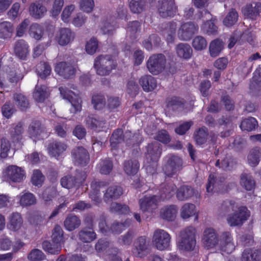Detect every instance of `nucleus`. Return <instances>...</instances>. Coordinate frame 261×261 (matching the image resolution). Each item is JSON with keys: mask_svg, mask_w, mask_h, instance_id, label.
Returning <instances> with one entry per match:
<instances>
[{"mask_svg": "<svg viewBox=\"0 0 261 261\" xmlns=\"http://www.w3.org/2000/svg\"><path fill=\"white\" fill-rule=\"evenodd\" d=\"M261 158V148L254 147L251 149L248 156L249 164L252 167L258 165Z\"/></svg>", "mask_w": 261, "mask_h": 261, "instance_id": "nucleus-42", "label": "nucleus"}, {"mask_svg": "<svg viewBox=\"0 0 261 261\" xmlns=\"http://www.w3.org/2000/svg\"><path fill=\"white\" fill-rule=\"evenodd\" d=\"M162 145L157 142L148 144L145 147L146 159L153 162L158 161L162 152Z\"/></svg>", "mask_w": 261, "mask_h": 261, "instance_id": "nucleus-17", "label": "nucleus"}, {"mask_svg": "<svg viewBox=\"0 0 261 261\" xmlns=\"http://www.w3.org/2000/svg\"><path fill=\"white\" fill-rule=\"evenodd\" d=\"M198 27L192 22L183 23L178 31V37L179 39L188 41L191 39L194 34L197 32Z\"/></svg>", "mask_w": 261, "mask_h": 261, "instance_id": "nucleus-12", "label": "nucleus"}, {"mask_svg": "<svg viewBox=\"0 0 261 261\" xmlns=\"http://www.w3.org/2000/svg\"><path fill=\"white\" fill-rule=\"evenodd\" d=\"M113 167V163L109 159L101 161L98 165L99 172L105 175L109 174L111 172Z\"/></svg>", "mask_w": 261, "mask_h": 261, "instance_id": "nucleus-60", "label": "nucleus"}, {"mask_svg": "<svg viewBox=\"0 0 261 261\" xmlns=\"http://www.w3.org/2000/svg\"><path fill=\"white\" fill-rule=\"evenodd\" d=\"M19 203L22 206H29L36 203L35 196L30 192H22L19 195Z\"/></svg>", "mask_w": 261, "mask_h": 261, "instance_id": "nucleus-45", "label": "nucleus"}, {"mask_svg": "<svg viewBox=\"0 0 261 261\" xmlns=\"http://www.w3.org/2000/svg\"><path fill=\"white\" fill-rule=\"evenodd\" d=\"M14 51L19 59L24 60L29 55V45L24 40L20 39L15 42Z\"/></svg>", "mask_w": 261, "mask_h": 261, "instance_id": "nucleus-24", "label": "nucleus"}, {"mask_svg": "<svg viewBox=\"0 0 261 261\" xmlns=\"http://www.w3.org/2000/svg\"><path fill=\"white\" fill-rule=\"evenodd\" d=\"M223 185L219 181H217L215 175L210 174L206 185L207 192L212 193L214 189L215 191H220Z\"/></svg>", "mask_w": 261, "mask_h": 261, "instance_id": "nucleus-48", "label": "nucleus"}, {"mask_svg": "<svg viewBox=\"0 0 261 261\" xmlns=\"http://www.w3.org/2000/svg\"><path fill=\"white\" fill-rule=\"evenodd\" d=\"M22 222L20 215L18 213H13L10 217L9 228L13 231L17 230L21 227Z\"/></svg>", "mask_w": 261, "mask_h": 261, "instance_id": "nucleus-54", "label": "nucleus"}, {"mask_svg": "<svg viewBox=\"0 0 261 261\" xmlns=\"http://www.w3.org/2000/svg\"><path fill=\"white\" fill-rule=\"evenodd\" d=\"M238 17L239 15L237 11L234 9L232 8L224 19L223 24L227 27H231L238 21Z\"/></svg>", "mask_w": 261, "mask_h": 261, "instance_id": "nucleus-53", "label": "nucleus"}, {"mask_svg": "<svg viewBox=\"0 0 261 261\" xmlns=\"http://www.w3.org/2000/svg\"><path fill=\"white\" fill-rule=\"evenodd\" d=\"M242 12L246 17L255 20L261 12V3L252 2L242 8Z\"/></svg>", "mask_w": 261, "mask_h": 261, "instance_id": "nucleus-19", "label": "nucleus"}, {"mask_svg": "<svg viewBox=\"0 0 261 261\" xmlns=\"http://www.w3.org/2000/svg\"><path fill=\"white\" fill-rule=\"evenodd\" d=\"M42 248L48 253L51 254H58L62 248L59 244L51 243L48 241H44L42 244Z\"/></svg>", "mask_w": 261, "mask_h": 261, "instance_id": "nucleus-52", "label": "nucleus"}, {"mask_svg": "<svg viewBox=\"0 0 261 261\" xmlns=\"http://www.w3.org/2000/svg\"><path fill=\"white\" fill-rule=\"evenodd\" d=\"M177 211L178 207L175 205L165 206L161 210V217L167 221H173L176 216Z\"/></svg>", "mask_w": 261, "mask_h": 261, "instance_id": "nucleus-33", "label": "nucleus"}, {"mask_svg": "<svg viewBox=\"0 0 261 261\" xmlns=\"http://www.w3.org/2000/svg\"><path fill=\"white\" fill-rule=\"evenodd\" d=\"M220 248L222 251L227 254L231 253L235 249V244L232 237L229 231H223L221 233L220 239Z\"/></svg>", "mask_w": 261, "mask_h": 261, "instance_id": "nucleus-15", "label": "nucleus"}, {"mask_svg": "<svg viewBox=\"0 0 261 261\" xmlns=\"http://www.w3.org/2000/svg\"><path fill=\"white\" fill-rule=\"evenodd\" d=\"M176 10L177 7L174 0H162L159 2L158 12L163 18L173 17Z\"/></svg>", "mask_w": 261, "mask_h": 261, "instance_id": "nucleus-10", "label": "nucleus"}, {"mask_svg": "<svg viewBox=\"0 0 261 261\" xmlns=\"http://www.w3.org/2000/svg\"><path fill=\"white\" fill-rule=\"evenodd\" d=\"M50 3V0H38L31 4L29 7L30 15L36 19L42 17L47 11L46 6Z\"/></svg>", "mask_w": 261, "mask_h": 261, "instance_id": "nucleus-13", "label": "nucleus"}, {"mask_svg": "<svg viewBox=\"0 0 261 261\" xmlns=\"http://www.w3.org/2000/svg\"><path fill=\"white\" fill-rule=\"evenodd\" d=\"M171 237L165 230L157 229L153 233L152 242L159 250H164L170 246Z\"/></svg>", "mask_w": 261, "mask_h": 261, "instance_id": "nucleus-6", "label": "nucleus"}, {"mask_svg": "<svg viewBox=\"0 0 261 261\" xmlns=\"http://www.w3.org/2000/svg\"><path fill=\"white\" fill-rule=\"evenodd\" d=\"M240 184L247 191H251L254 189L255 181L250 174L243 173L240 175Z\"/></svg>", "mask_w": 261, "mask_h": 261, "instance_id": "nucleus-38", "label": "nucleus"}, {"mask_svg": "<svg viewBox=\"0 0 261 261\" xmlns=\"http://www.w3.org/2000/svg\"><path fill=\"white\" fill-rule=\"evenodd\" d=\"M60 182L63 187L68 189L77 187L75 178L71 175L64 176L61 179Z\"/></svg>", "mask_w": 261, "mask_h": 261, "instance_id": "nucleus-62", "label": "nucleus"}, {"mask_svg": "<svg viewBox=\"0 0 261 261\" xmlns=\"http://www.w3.org/2000/svg\"><path fill=\"white\" fill-rule=\"evenodd\" d=\"M193 47L197 50H201L206 48L207 42L205 39L201 36L194 38L192 42Z\"/></svg>", "mask_w": 261, "mask_h": 261, "instance_id": "nucleus-64", "label": "nucleus"}, {"mask_svg": "<svg viewBox=\"0 0 261 261\" xmlns=\"http://www.w3.org/2000/svg\"><path fill=\"white\" fill-rule=\"evenodd\" d=\"M24 123L19 122L11 127L10 134L13 142H18L22 139V135L24 132Z\"/></svg>", "mask_w": 261, "mask_h": 261, "instance_id": "nucleus-36", "label": "nucleus"}, {"mask_svg": "<svg viewBox=\"0 0 261 261\" xmlns=\"http://www.w3.org/2000/svg\"><path fill=\"white\" fill-rule=\"evenodd\" d=\"M81 224V221L79 217L72 214H68L64 221V226L69 231L77 229Z\"/></svg>", "mask_w": 261, "mask_h": 261, "instance_id": "nucleus-29", "label": "nucleus"}, {"mask_svg": "<svg viewBox=\"0 0 261 261\" xmlns=\"http://www.w3.org/2000/svg\"><path fill=\"white\" fill-rule=\"evenodd\" d=\"M166 63V58L163 54H153L149 58L146 65L150 73L156 75L164 70Z\"/></svg>", "mask_w": 261, "mask_h": 261, "instance_id": "nucleus-4", "label": "nucleus"}, {"mask_svg": "<svg viewBox=\"0 0 261 261\" xmlns=\"http://www.w3.org/2000/svg\"><path fill=\"white\" fill-rule=\"evenodd\" d=\"M30 35L37 40H40L43 35V30L42 27L37 24H32L29 29Z\"/></svg>", "mask_w": 261, "mask_h": 261, "instance_id": "nucleus-58", "label": "nucleus"}, {"mask_svg": "<svg viewBox=\"0 0 261 261\" xmlns=\"http://www.w3.org/2000/svg\"><path fill=\"white\" fill-rule=\"evenodd\" d=\"M224 48L223 41L217 39L212 41L209 46V51L211 57H216L219 55Z\"/></svg>", "mask_w": 261, "mask_h": 261, "instance_id": "nucleus-43", "label": "nucleus"}, {"mask_svg": "<svg viewBox=\"0 0 261 261\" xmlns=\"http://www.w3.org/2000/svg\"><path fill=\"white\" fill-rule=\"evenodd\" d=\"M139 169V162L136 160H128L124 163V170L128 175L136 174Z\"/></svg>", "mask_w": 261, "mask_h": 261, "instance_id": "nucleus-49", "label": "nucleus"}, {"mask_svg": "<svg viewBox=\"0 0 261 261\" xmlns=\"http://www.w3.org/2000/svg\"><path fill=\"white\" fill-rule=\"evenodd\" d=\"M161 39L155 34L150 35L148 38L145 40L143 43L144 47L148 50H151L153 46H157L160 43Z\"/></svg>", "mask_w": 261, "mask_h": 261, "instance_id": "nucleus-59", "label": "nucleus"}, {"mask_svg": "<svg viewBox=\"0 0 261 261\" xmlns=\"http://www.w3.org/2000/svg\"><path fill=\"white\" fill-rule=\"evenodd\" d=\"M130 222L129 220H126L124 222H119L114 221L110 227V232L120 234L123 230H125L130 225Z\"/></svg>", "mask_w": 261, "mask_h": 261, "instance_id": "nucleus-51", "label": "nucleus"}, {"mask_svg": "<svg viewBox=\"0 0 261 261\" xmlns=\"http://www.w3.org/2000/svg\"><path fill=\"white\" fill-rule=\"evenodd\" d=\"M177 56L185 59H190L193 54V49L188 43H180L176 46Z\"/></svg>", "mask_w": 261, "mask_h": 261, "instance_id": "nucleus-34", "label": "nucleus"}, {"mask_svg": "<svg viewBox=\"0 0 261 261\" xmlns=\"http://www.w3.org/2000/svg\"><path fill=\"white\" fill-rule=\"evenodd\" d=\"M242 261H261V249L246 248L242 252Z\"/></svg>", "mask_w": 261, "mask_h": 261, "instance_id": "nucleus-27", "label": "nucleus"}, {"mask_svg": "<svg viewBox=\"0 0 261 261\" xmlns=\"http://www.w3.org/2000/svg\"><path fill=\"white\" fill-rule=\"evenodd\" d=\"M147 4V0H131L129 6L134 13H140L144 11Z\"/></svg>", "mask_w": 261, "mask_h": 261, "instance_id": "nucleus-47", "label": "nucleus"}, {"mask_svg": "<svg viewBox=\"0 0 261 261\" xmlns=\"http://www.w3.org/2000/svg\"><path fill=\"white\" fill-rule=\"evenodd\" d=\"M123 193L122 187L118 185L109 187L105 191L103 199L106 202L118 199Z\"/></svg>", "mask_w": 261, "mask_h": 261, "instance_id": "nucleus-22", "label": "nucleus"}, {"mask_svg": "<svg viewBox=\"0 0 261 261\" xmlns=\"http://www.w3.org/2000/svg\"><path fill=\"white\" fill-rule=\"evenodd\" d=\"M208 136V128L203 126L195 132L194 138L197 144L201 145L206 142Z\"/></svg>", "mask_w": 261, "mask_h": 261, "instance_id": "nucleus-37", "label": "nucleus"}, {"mask_svg": "<svg viewBox=\"0 0 261 261\" xmlns=\"http://www.w3.org/2000/svg\"><path fill=\"white\" fill-rule=\"evenodd\" d=\"M159 201V196L146 194L139 199L140 210L143 212H151L157 207Z\"/></svg>", "mask_w": 261, "mask_h": 261, "instance_id": "nucleus-11", "label": "nucleus"}, {"mask_svg": "<svg viewBox=\"0 0 261 261\" xmlns=\"http://www.w3.org/2000/svg\"><path fill=\"white\" fill-rule=\"evenodd\" d=\"M45 257L44 253L38 249H34L28 255V258L30 261H41Z\"/></svg>", "mask_w": 261, "mask_h": 261, "instance_id": "nucleus-63", "label": "nucleus"}, {"mask_svg": "<svg viewBox=\"0 0 261 261\" xmlns=\"http://www.w3.org/2000/svg\"><path fill=\"white\" fill-rule=\"evenodd\" d=\"M85 123L88 127L96 130L105 127L106 121L102 119H96L92 116H88L85 119Z\"/></svg>", "mask_w": 261, "mask_h": 261, "instance_id": "nucleus-41", "label": "nucleus"}, {"mask_svg": "<svg viewBox=\"0 0 261 261\" xmlns=\"http://www.w3.org/2000/svg\"><path fill=\"white\" fill-rule=\"evenodd\" d=\"M14 100L15 105L21 111H25L29 107V102L27 97L22 94H15Z\"/></svg>", "mask_w": 261, "mask_h": 261, "instance_id": "nucleus-56", "label": "nucleus"}, {"mask_svg": "<svg viewBox=\"0 0 261 261\" xmlns=\"http://www.w3.org/2000/svg\"><path fill=\"white\" fill-rule=\"evenodd\" d=\"M176 189V186L172 183H163L161 184L160 190L161 198L169 199L174 195Z\"/></svg>", "mask_w": 261, "mask_h": 261, "instance_id": "nucleus-30", "label": "nucleus"}, {"mask_svg": "<svg viewBox=\"0 0 261 261\" xmlns=\"http://www.w3.org/2000/svg\"><path fill=\"white\" fill-rule=\"evenodd\" d=\"M13 31V25L8 21L0 22V38L6 39L11 37Z\"/></svg>", "mask_w": 261, "mask_h": 261, "instance_id": "nucleus-44", "label": "nucleus"}, {"mask_svg": "<svg viewBox=\"0 0 261 261\" xmlns=\"http://www.w3.org/2000/svg\"><path fill=\"white\" fill-rule=\"evenodd\" d=\"M77 237L83 243H90L96 239V234L92 227H84L78 232Z\"/></svg>", "mask_w": 261, "mask_h": 261, "instance_id": "nucleus-26", "label": "nucleus"}, {"mask_svg": "<svg viewBox=\"0 0 261 261\" xmlns=\"http://www.w3.org/2000/svg\"><path fill=\"white\" fill-rule=\"evenodd\" d=\"M258 126L257 120L254 117H249L242 120L240 127L241 129L247 131L255 130Z\"/></svg>", "mask_w": 261, "mask_h": 261, "instance_id": "nucleus-50", "label": "nucleus"}, {"mask_svg": "<svg viewBox=\"0 0 261 261\" xmlns=\"http://www.w3.org/2000/svg\"><path fill=\"white\" fill-rule=\"evenodd\" d=\"M49 95L48 89L45 86H36L33 93V98L38 102H43Z\"/></svg>", "mask_w": 261, "mask_h": 261, "instance_id": "nucleus-35", "label": "nucleus"}, {"mask_svg": "<svg viewBox=\"0 0 261 261\" xmlns=\"http://www.w3.org/2000/svg\"><path fill=\"white\" fill-rule=\"evenodd\" d=\"M198 192L191 186L184 185L176 191V197L178 200L186 201L194 196H197Z\"/></svg>", "mask_w": 261, "mask_h": 261, "instance_id": "nucleus-23", "label": "nucleus"}, {"mask_svg": "<svg viewBox=\"0 0 261 261\" xmlns=\"http://www.w3.org/2000/svg\"><path fill=\"white\" fill-rule=\"evenodd\" d=\"M112 212L119 214H126L129 211V208L126 204H123L117 202H113L110 206Z\"/></svg>", "mask_w": 261, "mask_h": 261, "instance_id": "nucleus-61", "label": "nucleus"}, {"mask_svg": "<svg viewBox=\"0 0 261 261\" xmlns=\"http://www.w3.org/2000/svg\"><path fill=\"white\" fill-rule=\"evenodd\" d=\"M6 175L8 179L15 182H20L25 178L24 171L16 165H10L6 170Z\"/></svg>", "mask_w": 261, "mask_h": 261, "instance_id": "nucleus-21", "label": "nucleus"}, {"mask_svg": "<svg viewBox=\"0 0 261 261\" xmlns=\"http://www.w3.org/2000/svg\"><path fill=\"white\" fill-rule=\"evenodd\" d=\"M202 241L205 248H213L218 244L219 237L214 229L208 228L203 231Z\"/></svg>", "mask_w": 261, "mask_h": 261, "instance_id": "nucleus-14", "label": "nucleus"}, {"mask_svg": "<svg viewBox=\"0 0 261 261\" xmlns=\"http://www.w3.org/2000/svg\"><path fill=\"white\" fill-rule=\"evenodd\" d=\"M195 206L192 203H185L180 210V216L184 219H186L193 216L195 215Z\"/></svg>", "mask_w": 261, "mask_h": 261, "instance_id": "nucleus-55", "label": "nucleus"}, {"mask_svg": "<svg viewBox=\"0 0 261 261\" xmlns=\"http://www.w3.org/2000/svg\"><path fill=\"white\" fill-rule=\"evenodd\" d=\"M238 208L237 203L232 200H226L223 201L219 208V215L220 216H225L231 214Z\"/></svg>", "mask_w": 261, "mask_h": 261, "instance_id": "nucleus-32", "label": "nucleus"}, {"mask_svg": "<svg viewBox=\"0 0 261 261\" xmlns=\"http://www.w3.org/2000/svg\"><path fill=\"white\" fill-rule=\"evenodd\" d=\"M196 230L192 226L185 228L180 232V239L178 243V249L184 251L194 250L196 245Z\"/></svg>", "mask_w": 261, "mask_h": 261, "instance_id": "nucleus-1", "label": "nucleus"}, {"mask_svg": "<svg viewBox=\"0 0 261 261\" xmlns=\"http://www.w3.org/2000/svg\"><path fill=\"white\" fill-rule=\"evenodd\" d=\"M148 247V243L146 241V237L141 236L135 241L132 252L135 256L142 257L145 255Z\"/></svg>", "mask_w": 261, "mask_h": 261, "instance_id": "nucleus-20", "label": "nucleus"}, {"mask_svg": "<svg viewBox=\"0 0 261 261\" xmlns=\"http://www.w3.org/2000/svg\"><path fill=\"white\" fill-rule=\"evenodd\" d=\"M55 71L59 75L64 79H69L74 76L76 69L68 62H61L57 64Z\"/></svg>", "mask_w": 261, "mask_h": 261, "instance_id": "nucleus-18", "label": "nucleus"}, {"mask_svg": "<svg viewBox=\"0 0 261 261\" xmlns=\"http://www.w3.org/2000/svg\"><path fill=\"white\" fill-rule=\"evenodd\" d=\"M94 66L96 73L104 76L109 74L115 68L116 64L110 56L100 55L95 59Z\"/></svg>", "mask_w": 261, "mask_h": 261, "instance_id": "nucleus-3", "label": "nucleus"}, {"mask_svg": "<svg viewBox=\"0 0 261 261\" xmlns=\"http://www.w3.org/2000/svg\"><path fill=\"white\" fill-rule=\"evenodd\" d=\"M177 24L175 22H170L166 24L163 32L166 37L168 42H172L174 40L176 30Z\"/></svg>", "mask_w": 261, "mask_h": 261, "instance_id": "nucleus-46", "label": "nucleus"}, {"mask_svg": "<svg viewBox=\"0 0 261 261\" xmlns=\"http://www.w3.org/2000/svg\"><path fill=\"white\" fill-rule=\"evenodd\" d=\"M51 71L50 66L46 62H40L36 67L37 74L41 79H45L50 75Z\"/></svg>", "mask_w": 261, "mask_h": 261, "instance_id": "nucleus-39", "label": "nucleus"}, {"mask_svg": "<svg viewBox=\"0 0 261 261\" xmlns=\"http://www.w3.org/2000/svg\"><path fill=\"white\" fill-rule=\"evenodd\" d=\"M167 107L173 110L183 108L185 101L182 98L176 96L169 97L166 100Z\"/></svg>", "mask_w": 261, "mask_h": 261, "instance_id": "nucleus-40", "label": "nucleus"}, {"mask_svg": "<svg viewBox=\"0 0 261 261\" xmlns=\"http://www.w3.org/2000/svg\"><path fill=\"white\" fill-rule=\"evenodd\" d=\"M139 84L144 91H151L156 87V82L155 79L150 75L142 76L139 80Z\"/></svg>", "mask_w": 261, "mask_h": 261, "instance_id": "nucleus-31", "label": "nucleus"}, {"mask_svg": "<svg viewBox=\"0 0 261 261\" xmlns=\"http://www.w3.org/2000/svg\"><path fill=\"white\" fill-rule=\"evenodd\" d=\"M63 230L61 227L59 225H56L53 231L51 238L52 242L54 244H59L61 245L64 242L63 241Z\"/></svg>", "mask_w": 261, "mask_h": 261, "instance_id": "nucleus-57", "label": "nucleus"}, {"mask_svg": "<svg viewBox=\"0 0 261 261\" xmlns=\"http://www.w3.org/2000/svg\"><path fill=\"white\" fill-rule=\"evenodd\" d=\"M67 147L64 143L55 141L49 143L47 149L50 155L58 157L66 150Z\"/></svg>", "mask_w": 261, "mask_h": 261, "instance_id": "nucleus-25", "label": "nucleus"}, {"mask_svg": "<svg viewBox=\"0 0 261 261\" xmlns=\"http://www.w3.org/2000/svg\"><path fill=\"white\" fill-rule=\"evenodd\" d=\"M132 136V142L133 145H136L137 147H139V144L142 142V138L139 133L132 135L130 132L126 131L125 134H123L122 129L115 130L112 134L110 140L112 148H116L117 145L125 140L126 142H128V140L126 138L130 137Z\"/></svg>", "mask_w": 261, "mask_h": 261, "instance_id": "nucleus-2", "label": "nucleus"}, {"mask_svg": "<svg viewBox=\"0 0 261 261\" xmlns=\"http://www.w3.org/2000/svg\"><path fill=\"white\" fill-rule=\"evenodd\" d=\"M71 156L75 164L82 167L87 165L90 160L88 151L82 146L75 147L71 151Z\"/></svg>", "mask_w": 261, "mask_h": 261, "instance_id": "nucleus-9", "label": "nucleus"}, {"mask_svg": "<svg viewBox=\"0 0 261 261\" xmlns=\"http://www.w3.org/2000/svg\"><path fill=\"white\" fill-rule=\"evenodd\" d=\"M250 213L246 206L239 207L229 215L227 220L230 226H241L250 217Z\"/></svg>", "mask_w": 261, "mask_h": 261, "instance_id": "nucleus-5", "label": "nucleus"}, {"mask_svg": "<svg viewBox=\"0 0 261 261\" xmlns=\"http://www.w3.org/2000/svg\"><path fill=\"white\" fill-rule=\"evenodd\" d=\"M75 34L71 29L67 28H61L57 33L55 40L60 46H66L73 40Z\"/></svg>", "mask_w": 261, "mask_h": 261, "instance_id": "nucleus-16", "label": "nucleus"}, {"mask_svg": "<svg viewBox=\"0 0 261 261\" xmlns=\"http://www.w3.org/2000/svg\"><path fill=\"white\" fill-rule=\"evenodd\" d=\"M182 165V159L177 155H172L163 167L164 172L167 176L172 177L181 169Z\"/></svg>", "mask_w": 261, "mask_h": 261, "instance_id": "nucleus-8", "label": "nucleus"}, {"mask_svg": "<svg viewBox=\"0 0 261 261\" xmlns=\"http://www.w3.org/2000/svg\"><path fill=\"white\" fill-rule=\"evenodd\" d=\"M61 95L64 99L69 100L73 108L74 112H80L82 110V99L77 96L75 92L69 90L66 87L59 88Z\"/></svg>", "mask_w": 261, "mask_h": 261, "instance_id": "nucleus-7", "label": "nucleus"}, {"mask_svg": "<svg viewBox=\"0 0 261 261\" xmlns=\"http://www.w3.org/2000/svg\"><path fill=\"white\" fill-rule=\"evenodd\" d=\"M45 132V128L39 120H33L28 128L30 137L34 139L39 138Z\"/></svg>", "mask_w": 261, "mask_h": 261, "instance_id": "nucleus-28", "label": "nucleus"}]
</instances>
